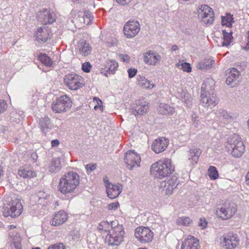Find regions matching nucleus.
I'll return each instance as SVG.
<instances>
[{
  "label": "nucleus",
  "instance_id": "nucleus-1",
  "mask_svg": "<svg viewBox=\"0 0 249 249\" xmlns=\"http://www.w3.org/2000/svg\"><path fill=\"white\" fill-rule=\"evenodd\" d=\"M79 183V176L75 173L69 172L60 178L58 189L63 194H70L75 191Z\"/></svg>",
  "mask_w": 249,
  "mask_h": 249
},
{
  "label": "nucleus",
  "instance_id": "nucleus-2",
  "mask_svg": "<svg viewBox=\"0 0 249 249\" xmlns=\"http://www.w3.org/2000/svg\"><path fill=\"white\" fill-rule=\"evenodd\" d=\"M174 171L171 160H160L152 164L150 173L155 178L162 179L168 177Z\"/></svg>",
  "mask_w": 249,
  "mask_h": 249
},
{
  "label": "nucleus",
  "instance_id": "nucleus-3",
  "mask_svg": "<svg viewBox=\"0 0 249 249\" xmlns=\"http://www.w3.org/2000/svg\"><path fill=\"white\" fill-rule=\"evenodd\" d=\"M124 229L122 225L117 224L112 227L110 232L106 235L105 240L110 245L118 246L124 241Z\"/></svg>",
  "mask_w": 249,
  "mask_h": 249
},
{
  "label": "nucleus",
  "instance_id": "nucleus-4",
  "mask_svg": "<svg viewBox=\"0 0 249 249\" xmlns=\"http://www.w3.org/2000/svg\"><path fill=\"white\" fill-rule=\"evenodd\" d=\"M200 97V104L207 110L212 109L218 103L216 97L206 89L205 84L201 87Z\"/></svg>",
  "mask_w": 249,
  "mask_h": 249
},
{
  "label": "nucleus",
  "instance_id": "nucleus-5",
  "mask_svg": "<svg viewBox=\"0 0 249 249\" xmlns=\"http://www.w3.org/2000/svg\"><path fill=\"white\" fill-rule=\"evenodd\" d=\"M104 184L106 187L107 196L111 199L117 198L122 193L123 186L122 184L117 183L113 184L107 177L103 178Z\"/></svg>",
  "mask_w": 249,
  "mask_h": 249
},
{
  "label": "nucleus",
  "instance_id": "nucleus-6",
  "mask_svg": "<svg viewBox=\"0 0 249 249\" xmlns=\"http://www.w3.org/2000/svg\"><path fill=\"white\" fill-rule=\"evenodd\" d=\"M64 83L70 89L76 90L84 85L83 78L75 73L68 74L64 77Z\"/></svg>",
  "mask_w": 249,
  "mask_h": 249
},
{
  "label": "nucleus",
  "instance_id": "nucleus-7",
  "mask_svg": "<svg viewBox=\"0 0 249 249\" xmlns=\"http://www.w3.org/2000/svg\"><path fill=\"white\" fill-rule=\"evenodd\" d=\"M229 147L232 149L231 155L235 158L241 157L244 152L245 148L243 142L237 135H233L228 141Z\"/></svg>",
  "mask_w": 249,
  "mask_h": 249
},
{
  "label": "nucleus",
  "instance_id": "nucleus-8",
  "mask_svg": "<svg viewBox=\"0 0 249 249\" xmlns=\"http://www.w3.org/2000/svg\"><path fill=\"white\" fill-rule=\"evenodd\" d=\"M135 236L142 244L151 243L154 239L153 232L148 227H139L135 230Z\"/></svg>",
  "mask_w": 249,
  "mask_h": 249
},
{
  "label": "nucleus",
  "instance_id": "nucleus-9",
  "mask_svg": "<svg viewBox=\"0 0 249 249\" xmlns=\"http://www.w3.org/2000/svg\"><path fill=\"white\" fill-rule=\"evenodd\" d=\"M236 212V208L229 204L218 206L215 210V214L222 219H228L233 216Z\"/></svg>",
  "mask_w": 249,
  "mask_h": 249
},
{
  "label": "nucleus",
  "instance_id": "nucleus-10",
  "mask_svg": "<svg viewBox=\"0 0 249 249\" xmlns=\"http://www.w3.org/2000/svg\"><path fill=\"white\" fill-rule=\"evenodd\" d=\"M199 18L205 24H212L213 21V14L212 8L207 5H199L196 11Z\"/></svg>",
  "mask_w": 249,
  "mask_h": 249
},
{
  "label": "nucleus",
  "instance_id": "nucleus-11",
  "mask_svg": "<svg viewBox=\"0 0 249 249\" xmlns=\"http://www.w3.org/2000/svg\"><path fill=\"white\" fill-rule=\"evenodd\" d=\"M219 244L224 249H234L239 245V239L234 234L223 235L219 239Z\"/></svg>",
  "mask_w": 249,
  "mask_h": 249
},
{
  "label": "nucleus",
  "instance_id": "nucleus-12",
  "mask_svg": "<svg viewBox=\"0 0 249 249\" xmlns=\"http://www.w3.org/2000/svg\"><path fill=\"white\" fill-rule=\"evenodd\" d=\"M71 102L70 99L66 95L62 96L57 98L52 104V109L56 113L66 111L70 107Z\"/></svg>",
  "mask_w": 249,
  "mask_h": 249
},
{
  "label": "nucleus",
  "instance_id": "nucleus-13",
  "mask_svg": "<svg viewBox=\"0 0 249 249\" xmlns=\"http://www.w3.org/2000/svg\"><path fill=\"white\" fill-rule=\"evenodd\" d=\"M178 185V181L175 177L166 178L160 182L159 188L161 192H164L166 195H171Z\"/></svg>",
  "mask_w": 249,
  "mask_h": 249
},
{
  "label": "nucleus",
  "instance_id": "nucleus-14",
  "mask_svg": "<svg viewBox=\"0 0 249 249\" xmlns=\"http://www.w3.org/2000/svg\"><path fill=\"white\" fill-rule=\"evenodd\" d=\"M140 30V25L138 21L130 20L125 23L124 26V34L127 38L135 37Z\"/></svg>",
  "mask_w": 249,
  "mask_h": 249
},
{
  "label": "nucleus",
  "instance_id": "nucleus-15",
  "mask_svg": "<svg viewBox=\"0 0 249 249\" xmlns=\"http://www.w3.org/2000/svg\"><path fill=\"white\" fill-rule=\"evenodd\" d=\"M125 162L130 170L139 167L141 159L140 155L134 151H129L125 154Z\"/></svg>",
  "mask_w": 249,
  "mask_h": 249
},
{
  "label": "nucleus",
  "instance_id": "nucleus-16",
  "mask_svg": "<svg viewBox=\"0 0 249 249\" xmlns=\"http://www.w3.org/2000/svg\"><path fill=\"white\" fill-rule=\"evenodd\" d=\"M161 57L158 53L150 50L143 53V61L148 66H155L160 63Z\"/></svg>",
  "mask_w": 249,
  "mask_h": 249
},
{
  "label": "nucleus",
  "instance_id": "nucleus-17",
  "mask_svg": "<svg viewBox=\"0 0 249 249\" xmlns=\"http://www.w3.org/2000/svg\"><path fill=\"white\" fill-rule=\"evenodd\" d=\"M71 15L72 21L75 24V26L78 28L81 27L85 24L86 21L85 17L88 18L87 14L83 11L77 10H72L71 13ZM89 20H91V19H90V17H89Z\"/></svg>",
  "mask_w": 249,
  "mask_h": 249
},
{
  "label": "nucleus",
  "instance_id": "nucleus-18",
  "mask_svg": "<svg viewBox=\"0 0 249 249\" xmlns=\"http://www.w3.org/2000/svg\"><path fill=\"white\" fill-rule=\"evenodd\" d=\"M7 209L9 210V214L12 217H16L20 215L23 207L20 200L16 198L10 201Z\"/></svg>",
  "mask_w": 249,
  "mask_h": 249
},
{
  "label": "nucleus",
  "instance_id": "nucleus-19",
  "mask_svg": "<svg viewBox=\"0 0 249 249\" xmlns=\"http://www.w3.org/2000/svg\"><path fill=\"white\" fill-rule=\"evenodd\" d=\"M39 19L44 24L52 23L56 20V16L54 12L50 10L44 9L38 14Z\"/></svg>",
  "mask_w": 249,
  "mask_h": 249
},
{
  "label": "nucleus",
  "instance_id": "nucleus-20",
  "mask_svg": "<svg viewBox=\"0 0 249 249\" xmlns=\"http://www.w3.org/2000/svg\"><path fill=\"white\" fill-rule=\"evenodd\" d=\"M169 144V141L165 137L155 140L152 144V149L156 153L164 151Z\"/></svg>",
  "mask_w": 249,
  "mask_h": 249
},
{
  "label": "nucleus",
  "instance_id": "nucleus-21",
  "mask_svg": "<svg viewBox=\"0 0 249 249\" xmlns=\"http://www.w3.org/2000/svg\"><path fill=\"white\" fill-rule=\"evenodd\" d=\"M68 218V215L65 211H58L54 214L51 224L53 226H59L66 222Z\"/></svg>",
  "mask_w": 249,
  "mask_h": 249
},
{
  "label": "nucleus",
  "instance_id": "nucleus-22",
  "mask_svg": "<svg viewBox=\"0 0 249 249\" xmlns=\"http://www.w3.org/2000/svg\"><path fill=\"white\" fill-rule=\"evenodd\" d=\"M199 240L193 236H189L182 242L181 249H199Z\"/></svg>",
  "mask_w": 249,
  "mask_h": 249
},
{
  "label": "nucleus",
  "instance_id": "nucleus-23",
  "mask_svg": "<svg viewBox=\"0 0 249 249\" xmlns=\"http://www.w3.org/2000/svg\"><path fill=\"white\" fill-rule=\"evenodd\" d=\"M18 175L23 178H30L36 177L37 174L30 165L25 164L19 167Z\"/></svg>",
  "mask_w": 249,
  "mask_h": 249
},
{
  "label": "nucleus",
  "instance_id": "nucleus-24",
  "mask_svg": "<svg viewBox=\"0 0 249 249\" xmlns=\"http://www.w3.org/2000/svg\"><path fill=\"white\" fill-rule=\"evenodd\" d=\"M226 73L227 75L226 84L231 87L235 86L240 74L239 71L235 68H231L227 71Z\"/></svg>",
  "mask_w": 249,
  "mask_h": 249
},
{
  "label": "nucleus",
  "instance_id": "nucleus-25",
  "mask_svg": "<svg viewBox=\"0 0 249 249\" xmlns=\"http://www.w3.org/2000/svg\"><path fill=\"white\" fill-rule=\"evenodd\" d=\"M148 108V103L144 101H137L135 106L133 107V113L135 115H143L145 113Z\"/></svg>",
  "mask_w": 249,
  "mask_h": 249
},
{
  "label": "nucleus",
  "instance_id": "nucleus-26",
  "mask_svg": "<svg viewBox=\"0 0 249 249\" xmlns=\"http://www.w3.org/2000/svg\"><path fill=\"white\" fill-rule=\"evenodd\" d=\"M221 31L222 33V40L218 45V46L227 47L233 41L232 32L230 29L227 30L222 29Z\"/></svg>",
  "mask_w": 249,
  "mask_h": 249
},
{
  "label": "nucleus",
  "instance_id": "nucleus-27",
  "mask_svg": "<svg viewBox=\"0 0 249 249\" xmlns=\"http://www.w3.org/2000/svg\"><path fill=\"white\" fill-rule=\"evenodd\" d=\"M138 85L144 89H151L156 87V84L144 76L138 75L137 78Z\"/></svg>",
  "mask_w": 249,
  "mask_h": 249
},
{
  "label": "nucleus",
  "instance_id": "nucleus-28",
  "mask_svg": "<svg viewBox=\"0 0 249 249\" xmlns=\"http://www.w3.org/2000/svg\"><path fill=\"white\" fill-rule=\"evenodd\" d=\"M50 36L49 30L45 27H39L37 28L36 34V39L38 41L45 42Z\"/></svg>",
  "mask_w": 249,
  "mask_h": 249
},
{
  "label": "nucleus",
  "instance_id": "nucleus-29",
  "mask_svg": "<svg viewBox=\"0 0 249 249\" xmlns=\"http://www.w3.org/2000/svg\"><path fill=\"white\" fill-rule=\"evenodd\" d=\"M214 64V61L211 58L206 59L199 62L196 65V68L200 70L205 71L210 69Z\"/></svg>",
  "mask_w": 249,
  "mask_h": 249
},
{
  "label": "nucleus",
  "instance_id": "nucleus-30",
  "mask_svg": "<svg viewBox=\"0 0 249 249\" xmlns=\"http://www.w3.org/2000/svg\"><path fill=\"white\" fill-rule=\"evenodd\" d=\"M199 149L197 148L191 149L188 156V160L192 166L197 164L200 156Z\"/></svg>",
  "mask_w": 249,
  "mask_h": 249
},
{
  "label": "nucleus",
  "instance_id": "nucleus-31",
  "mask_svg": "<svg viewBox=\"0 0 249 249\" xmlns=\"http://www.w3.org/2000/svg\"><path fill=\"white\" fill-rule=\"evenodd\" d=\"M21 238L20 236L16 233L15 235H10V246L12 249H21L22 245L21 244Z\"/></svg>",
  "mask_w": 249,
  "mask_h": 249
},
{
  "label": "nucleus",
  "instance_id": "nucleus-32",
  "mask_svg": "<svg viewBox=\"0 0 249 249\" xmlns=\"http://www.w3.org/2000/svg\"><path fill=\"white\" fill-rule=\"evenodd\" d=\"M39 126L41 131L45 133L51 129L53 124L50 118L47 116H44L40 119Z\"/></svg>",
  "mask_w": 249,
  "mask_h": 249
},
{
  "label": "nucleus",
  "instance_id": "nucleus-33",
  "mask_svg": "<svg viewBox=\"0 0 249 249\" xmlns=\"http://www.w3.org/2000/svg\"><path fill=\"white\" fill-rule=\"evenodd\" d=\"M61 167L60 159L59 158H55L49 164L48 169L51 173H56L61 170Z\"/></svg>",
  "mask_w": 249,
  "mask_h": 249
},
{
  "label": "nucleus",
  "instance_id": "nucleus-34",
  "mask_svg": "<svg viewBox=\"0 0 249 249\" xmlns=\"http://www.w3.org/2000/svg\"><path fill=\"white\" fill-rule=\"evenodd\" d=\"M176 222L179 226L190 227L193 224V220L189 216H182L178 217Z\"/></svg>",
  "mask_w": 249,
  "mask_h": 249
},
{
  "label": "nucleus",
  "instance_id": "nucleus-35",
  "mask_svg": "<svg viewBox=\"0 0 249 249\" xmlns=\"http://www.w3.org/2000/svg\"><path fill=\"white\" fill-rule=\"evenodd\" d=\"M158 110L160 114L170 115H172L174 112L175 109L173 107L167 104L160 103Z\"/></svg>",
  "mask_w": 249,
  "mask_h": 249
},
{
  "label": "nucleus",
  "instance_id": "nucleus-36",
  "mask_svg": "<svg viewBox=\"0 0 249 249\" xmlns=\"http://www.w3.org/2000/svg\"><path fill=\"white\" fill-rule=\"evenodd\" d=\"M115 225L113 222H112L110 224L107 221H102L98 225V229L99 230L109 233L112 227H113Z\"/></svg>",
  "mask_w": 249,
  "mask_h": 249
},
{
  "label": "nucleus",
  "instance_id": "nucleus-37",
  "mask_svg": "<svg viewBox=\"0 0 249 249\" xmlns=\"http://www.w3.org/2000/svg\"><path fill=\"white\" fill-rule=\"evenodd\" d=\"M80 53L83 56H87L91 52V47L89 44L85 41H82L79 45Z\"/></svg>",
  "mask_w": 249,
  "mask_h": 249
},
{
  "label": "nucleus",
  "instance_id": "nucleus-38",
  "mask_svg": "<svg viewBox=\"0 0 249 249\" xmlns=\"http://www.w3.org/2000/svg\"><path fill=\"white\" fill-rule=\"evenodd\" d=\"M233 22V18L231 14H226L225 16L221 17V25L222 26L230 28Z\"/></svg>",
  "mask_w": 249,
  "mask_h": 249
},
{
  "label": "nucleus",
  "instance_id": "nucleus-39",
  "mask_svg": "<svg viewBox=\"0 0 249 249\" xmlns=\"http://www.w3.org/2000/svg\"><path fill=\"white\" fill-rule=\"evenodd\" d=\"M118 63L114 60L109 59L106 62V67L108 71L114 73L118 68Z\"/></svg>",
  "mask_w": 249,
  "mask_h": 249
},
{
  "label": "nucleus",
  "instance_id": "nucleus-40",
  "mask_svg": "<svg viewBox=\"0 0 249 249\" xmlns=\"http://www.w3.org/2000/svg\"><path fill=\"white\" fill-rule=\"evenodd\" d=\"M176 66L183 71L190 73L192 71V67L190 64L187 62H179L176 64Z\"/></svg>",
  "mask_w": 249,
  "mask_h": 249
},
{
  "label": "nucleus",
  "instance_id": "nucleus-41",
  "mask_svg": "<svg viewBox=\"0 0 249 249\" xmlns=\"http://www.w3.org/2000/svg\"><path fill=\"white\" fill-rule=\"evenodd\" d=\"M208 175L212 180H215L219 177L218 172L215 167L211 166L208 170Z\"/></svg>",
  "mask_w": 249,
  "mask_h": 249
},
{
  "label": "nucleus",
  "instance_id": "nucleus-42",
  "mask_svg": "<svg viewBox=\"0 0 249 249\" xmlns=\"http://www.w3.org/2000/svg\"><path fill=\"white\" fill-rule=\"evenodd\" d=\"M39 59L46 66H51L53 64V61L46 54H40L39 56Z\"/></svg>",
  "mask_w": 249,
  "mask_h": 249
},
{
  "label": "nucleus",
  "instance_id": "nucleus-43",
  "mask_svg": "<svg viewBox=\"0 0 249 249\" xmlns=\"http://www.w3.org/2000/svg\"><path fill=\"white\" fill-rule=\"evenodd\" d=\"M93 104L94 105V109L95 110H99L103 111V107L102 101L97 97H94L93 99Z\"/></svg>",
  "mask_w": 249,
  "mask_h": 249
},
{
  "label": "nucleus",
  "instance_id": "nucleus-44",
  "mask_svg": "<svg viewBox=\"0 0 249 249\" xmlns=\"http://www.w3.org/2000/svg\"><path fill=\"white\" fill-rule=\"evenodd\" d=\"M119 60L125 64H128L131 60V57L126 53H119L117 54Z\"/></svg>",
  "mask_w": 249,
  "mask_h": 249
},
{
  "label": "nucleus",
  "instance_id": "nucleus-45",
  "mask_svg": "<svg viewBox=\"0 0 249 249\" xmlns=\"http://www.w3.org/2000/svg\"><path fill=\"white\" fill-rule=\"evenodd\" d=\"M120 204L118 201H114L107 205V209L108 211H115L120 207Z\"/></svg>",
  "mask_w": 249,
  "mask_h": 249
},
{
  "label": "nucleus",
  "instance_id": "nucleus-46",
  "mask_svg": "<svg viewBox=\"0 0 249 249\" xmlns=\"http://www.w3.org/2000/svg\"><path fill=\"white\" fill-rule=\"evenodd\" d=\"M192 99L191 94L188 92H185L182 97V101L187 105L189 104Z\"/></svg>",
  "mask_w": 249,
  "mask_h": 249
},
{
  "label": "nucleus",
  "instance_id": "nucleus-47",
  "mask_svg": "<svg viewBox=\"0 0 249 249\" xmlns=\"http://www.w3.org/2000/svg\"><path fill=\"white\" fill-rule=\"evenodd\" d=\"M207 223V221L204 218H200L198 223V226L200 229L204 230L206 228Z\"/></svg>",
  "mask_w": 249,
  "mask_h": 249
},
{
  "label": "nucleus",
  "instance_id": "nucleus-48",
  "mask_svg": "<svg viewBox=\"0 0 249 249\" xmlns=\"http://www.w3.org/2000/svg\"><path fill=\"white\" fill-rule=\"evenodd\" d=\"M7 104L4 100H0V113H2L6 110L7 108Z\"/></svg>",
  "mask_w": 249,
  "mask_h": 249
},
{
  "label": "nucleus",
  "instance_id": "nucleus-49",
  "mask_svg": "<svg viewBox=\"0 0 249 249\" xmlns=\"http://www.w3.org/2000/svg\"><path fill=\"white\" fill-rule=\"evenodd\" d=\"M48 249H65V248L63 244L59 243L51 245Z\"/></svg>",
  "mask_w": 249,
  "mask_h": 249
},
{
  "label": "nucleus",
  "instance_id": "nucleus-50",
  "mask_svg": "<svg viewBox=\"0 0 249 249\" xmlns=\"http://www.w3.org/2000/svg\"><path fill=\"white\" fill-rule=\"evenodd\" d=\"M128 76L130 78L134 77L137 72V70L135 68H130L127 70Z\"/></svg>",
  "mask_w": 249,
  "mask_h": 249
},
{
  "label": "nucleus",
  "instance_id": "nucleus-51",
  "mask_svg": "<svg viewBox=\"0 0 249 249\" xmlns=\"http://www.w3.org/2000/svg\"><path fill=\"white\" fill-rule=\"evenodd\" d=\"M82 70L85 72H88L90 71V65L88 62H86L82 65Z\"/></svg>",
  "mask_w": 249,
  "mask_h": 249
},
{
  "label": "nucleus",
  "instance_id": "nucleus-52",
  "mask_svg": "<svg viewBox=\"0 0 249 249\" xmlns=\"http://www.w3.org/2000/svg\"><path fill=\"white\" fill-rule=\"evenodd\" d=\"M86 168L87 170V171H89L90 172H91L95 169L96 165L94 164H87L86 166Z\"/></svg>",
  "mask_w": 249,
  "mask_h": 249
},
{
  "label": "nucleus",
  "instance_id": "nucleus-53",
  "mask_svg": "<svg viewBox=\"0 0 249 249\" xmlns=\"http://www.w3.org/2000/svg\"><path fill=\"white\" fill-rule=\"evenodd\" d=\"M131 0H116V2L121 5H126L128 4Z\"/></svg>",
  "mask_w": 249,
  "mask_h": 249
},
{
  "label": "nucleus",
  "instance_id": "nucleus-54",
  "mask_svg": "<svg viewBox=\"0 0 249 249\" xmlns=\"http://www.w3.org/2000/svg\"><path fill=\"white\" fill-rule=\"evenodd\" d=\"M52 146L53 147L57 146L59 145V142L57 140H54L52 141L51 142Z\"/></svg>",
  "mask_w": 249,
  "mask_h": 249
},
{
  "label": "nucleus",
  "instance_id": "nucleus-55",
  "mask_svg": "<svg viewBox=\"0 0 249 249\" xmlns=\"http://www.w3.org/2000/svg\"><path fill=\"white\" fill-rule=\"evenodd\" d=\"M245 49H249V31L247 33V42Z\"/></svg>",
  "mask_w": 249,
  "mask_h": 249
},
{
  "label": "nucleus",
  "instance_id": "nucleus-56",
  "mask_svg": "<svg viewBox=\"0 0 249 249\" xmlns=\"http://www.w3.org/2000/svg\"><path fill=\"white\" fill-rule=\"evenodd\" d=\"M246 182L247 185H249V171L248 172L246 176Z\"/></svg>",
  "mask_w": 249,
  "mask_h": 249
},
{
  "label": "nucleus",
  "instance_id": "nucleus-57",
  "mask_svg": "<svg viewBox=\"0 0 249 249\" xmlns=\"http://www.w3.org/2000/svg\"><path fill=\"white\" fill-rule=\"evenodd\" d=\"M246 247H247V248L249 249V240L248 241H247V242L246 243Z\"/></svg>",
  "mask_w": 249,
  "mask_h": 249
},
{
  "label": "nucleus",
  "instance_id": "nucleus-58",
  "mask_svg": "<svg viewBox=\"0 0 249 249\" xmlns=\"http://www.w3.org/2000/svg\"><path fill=\"white\" fill-rule=\"evenodd\" d=\"M32 249H41L39 247L32 248Z\"/></svg>",
  "mask_w": 249,
  "mask_h": 249
},
{
  "label": "nucleus",
  "instance_id": "nucleus-59",
  "mask_svg": "<svg viewBox=\"0 0 249 249\" xmlns=\"http://www.w3.org/2000/svg\"><path fill=\"white\" fill-rule=\"evenodd\" d=\"M248 129H249V120L248 121Z\"/></svg>",
  "mask_w": 249,
  "mask_h": 249
},
{
  "label": "nucleus",
  "instance_id": "nucleus-60",
  "mask_svg": "<svg viewBox=\"0 0 249 249\" xmlns=\"http://www.w3.org/2000/svg\"><path fill=\"white\" fill-rule=\"evenodd\" d=\"M138 249H147L146 248H145V247H143V248H139Z\"/></svg>",
  "mask_w": 249,
  "mask_h": 249
},
{
  "label": "nucleus",
  "instance_id": "nucleus-61",
  "mask_svg": "<svg viewBox=\"0 0 249 249\" xmlns=\"http://www.w3.org/2000/svg\"><path fill=\"white\" fill-rule=\"evenodd\" d=\"M77 238V237H76L75 238V237H73V239H76Z\"/></svg>",
  "mask_w": 249,
  "mask_h": 249
}]
</instances>
